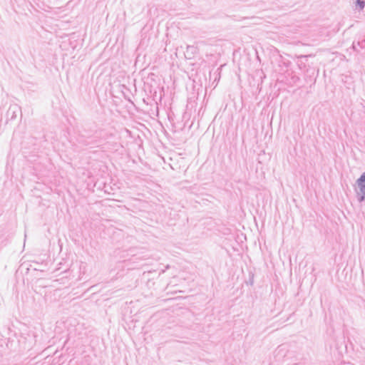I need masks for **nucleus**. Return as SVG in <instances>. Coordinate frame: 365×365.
<instances>
[{
    "mask_svg": "<svg viewBox=\"0 0 365 365\" xmlns=\"http://www.w3.org/2000/svg\"><path fill=\"white\" fill-rule=\"evenodd\" d=\"M314 54L297 56V66L304 73V78L307 81H316L319 76V68L313 62H309L310 58H314Z\"/></svg>",
    "mask_w": 365,
    "mask_h": 365,
    "instance_id": "1",
    "label": "nucleus"
},
{
    "mask_svg": "<svg viewBox=\"0 0 365 365\" xmlns=\"http://www.w3.org/2000/svg\"><path fill=\"white\" fill-rule=\"evenodd\" d=\"M76 143L79 146L95 148L97 147L98 143V138L94 135L92 131L83 130L79 131L76 136Z\"/></svg>",
    "mask_w": 365,
    "mask_h": 365,
    "instance_id": "3",
    "label": "nucleus"
},
{
    "mask_svg": "<svg viewBox=\"0 0 365 365\" xmlns=\"http://www.w3.org/2000/svg\"><path fill=\"white\" fill-rule=\"evenodd\" d=\"M190 51L192 53H194L196 51V47L193 46H187V53Z\"/></svg>",
    "mask_w": 365,
    "mask_h": 365,
    "instance_id": "9",
    "label": "nucleus"
},
{
    "mask_svg": "<svg viewBox=\"0 0 365 365\" xmlns=\"http://www.w3.org/2000/svg\"><path fill=\"white\" fill-rule=\"evenodd\" d=\"M136 249L130 248L129 250H115L113 256L119 262H128L129 264H138L143 260V257L138 255Z\"/></svg>",
    "mask_w": 365,
    "mask_h": 365,
    "instance_id": "2",
    "label": "nucleus"
},
{
    "mask_svg": "<svg viewBox=\"0 0 365 365\" xmlns=\"http://www.w3.org/2000/svg\"><path fill=\"white\" fill-rule=\"evenodd\" d=\"M352 48H353L354 50L356 51L355 42L353 43Z\"/></svg>",
    "mask_w": 365,
    "mask_h": 365,
    "instance_id": "12",
    "label": "nucleus"
},
{
    "mask_svg": "<svg viewBox=\"0 0 365 365\" xmlns=\"http://www.w3.org/2000/svg\"><path fill=\"white\" fill-rule=\"evenodd\" d=\"M20 110V108L16 104L10 105L6 113V123H7L9 120L16 119L18 112Z\"/></svg>",
    "mask_w": 365,
    "mask_h": 365,
    "instance_id": "5",
    "label": "nucleus"
},
{
    "mask_svg": "<svg viewBox=\"0 0 365 365\" xmlns=\"http://www.w3.org/2000/svg\"><path fill=\"white\" fill-rule=\"evenodd\" d=\"M282 65L284 66L286 68H288L291 65V62L289 60L282 59L280 61V66Z\"/></svg>",
    "mask_w": 365,
    "mask_h": 365,
    "instance_id": "7",
    "label": "nucleus"
},
{
    "mask_svg": "<svg viewBox=\"0 0 365 365\" xmlns=\"http://www.w3.org/2000/svg\"><path fill=\"white\" fill-rule=\"evenodd\" d=\"M257 76H259L260 78H265V76L264 75L262 71H257L255 73Z\"/></svg>",
    "mask_w": 365,
    "mask_h": 365,
    "instance_id": "10",
    "label": "nucleus"
},
{
    "mask_svg": "<svg viewBox=\"0 0 365 365\" xmlns=\"http://www.w3.org/2000/svg\"><path fill=\"white\" fill-rule=\"evenodd\" d=\"M253 278H254V275H253V274H252V276H251V277H250V284L251 285H252V284H253V283H254V279H253Z\"/></svg>",
    "mask_w": 365,
    "mask_h": 365,
    "instance_id": "11",
    "label": "nucleus"
},
{
    "mask_svg": "<svg viewBox=\"0 0 365 365\" xmlns=\"http://www.w3.org/2000/svg\"><path fill=\"white\" fill-rule=\"evenodd\" d=\"M356 183L359 189V192H357V200L361 202L365 200V172L357 179Z\"/></svg>",
    "mask_w": 365,
    "mask_h": 365,
    "instance_id": "4",
    "label": "nucleus"
},
{
    "mask_svg": "<svg viewBox=\"0 0 365 365\" xmlns=\"http://www.w3.org/2000/svg\"><path fill=\"white\" fill-rule=\"evenodd\" d=\"M357 46L361 48H365V38L357 41Z\"/></svg>",
    "mask_w": 365,
    "mask_h": 365,
    "instance_id": "8",
    "label": "nucleus"
},
{
    "mask_svg": "<svg viewBox=\"0 0 365 365\" xmlns=\"http://www.w3.org/2000/svg\"><path fill=\"white\" fill-rule=\"evenodd\" d=\"M355 4L356 7L359 8V10H362L365 6V1L364 0H356Z\"/></svg>",
    "mask_w": 365,
    "mask_h": 365,
    "instance_id": "6",
    "label": "nucleus"
}]
</instances>
